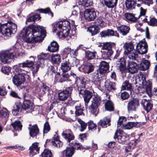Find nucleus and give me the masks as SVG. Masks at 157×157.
<instances>
[{"label": "nucleus", "instance_id": "nucleus-24", "mask_svg": "<svg viewBox=\"0 0 157 157\" xmlns=\"http://www.w3.org/2000/svg\"><path fill=\"white\" fill-rule=\"evenodd\" d=\"M144 23H147L151 26L154 27L157 26V19L154 17H148L146 16L142 20Z\"/></svg>", "mask_w": 157, "mask_h": 157}, {"label": "nucleus", "instance_id": "nucleus-63", "mask_svg": "<svg viewBox=\"0 0 157 157\" xmlns=\"http://www.w3.org/2000/svg\"><path fill=\"white\" fill-rule=\"evenodd\" d=\"M29 147L31 148L33 150H35L36 152H37V153H39L40 147H38V143L35 142L33 143Z\"/></svg>", "mask_w": 157, "mask_h": 157}, {"label": "nucleus", "instance_id": "nucleus-52", "mask_svg": "<svg viewBox=\"0 0 157 157\" xmlns=\"http://www.w3.org/2000/svg\"><path fill=\"white\" fill-rule=\"evenodd\" d=\"M83 107L81 106L80 105L75 106L76 111L75 113L76 116H79L84 114L83 112L84 110L83 109Z\"/></svg>", "mask_w": 157, "mask_h": 157}, {"label": "nucleus", "instance_id": "nucleus-3", "mask_svg": "<svg viewBox=\"0 0 157 157\" xmlns=\"http://www.w3.org/2000/svg\"><path fill=\"white\" fill-rule=\"evenodd\" d=\"M58 28L61 29L57 33L58 36L61 38H65L69 34L70 30L73 31L76 29L74 21L71 20V23L67 20L60 21L58 24Z\"/></svg>", "mask_w": 157, "mask_h": 157}, {"label": "nucleus", "instance_id": "nucleus-13", "mask_svg": "<svg viewBox=\"0 0 157 157\" xmlns=\"http://www.w3.org/2000/svg\"><path fill=\"white\" fill-rule=\"evenodd\" d=\"M99 36L101 38H106L114 36L119 37V35L117 31H114L113 29H107L100 32L99 34Z\"/></svg>", "mask_w": 157, "mask_h": 157}, {"label": "nucleus", "instance_id": "nucleus-2", "mask_svg": "<svg viewBox=\"0 0 157 157\" xmlns=\"http://www.w3.org/2000/svg\"><path fill=\"white\" fill-rule=\"evenodd\" d=\"M46 33V30L43 27L32 24L23 29L20 34L27 42L34 43L42 41Z\"/></svg>", "mask_w": 157, "mask_h": 157}, {"label": "nucleus", "instance_id": "nucleus-29", "mask_svg": "<svg viewBox=\"0 0 157 157\" xmlns=\"http://www.w3.org/2000/svg\"><path fill=\"white\" fill-rule=\"evenodd\" d=\"M97 52L95 51L91 52L89 50L85 51V58L87 61L90 62L92 60L96 58Z\"/></svg>", "mask_w": 157, "mask_h": 157}, {"label": "nucleus", "instance_id": "nucleus-60", "mask_svg": "<svg viewBox=\"0 0 157 157\" xmlns=\"http://www.w3.org/2000/svg\"><path fill=\"white\" fill-rule=\"evenodd\" d=\"M129 94L127 92L124 91L122 92H121V98L123 100L127 99L129 98Z\"/></svg>", "mask_w": 157, "mask_h": 157}, {"label": "nucleus", "instance_id": "nucleus-46", "mask_svg": "<svg viewBox=\"0 0 157 157\" xmlns=\"http://www.w3.org/2000/svg\"><path fill=\"white\" fill-rule=\"evenodd\" d=\"M140 125V124L138 122H129L125 125V127L127 129H130L133 127H139Z\"/></svg>", "mask_w": 157, "mask_h": 157}, {"label": "nucleus", "instance_id": "nucleus-62", "mask_svg": "<svg viewBox=\"0 0 157 157\" xmlns=\"http://www.w3.org/2000/svg\"><path fill=\"white\" fill-rule=\"evenodd\" d=\"M137 93H146L147 94V90L143 85L141 86H139L137 88Z\"/></svg>", "mask_w": 157, "mask_h": 157}, {"label": "nucleus", "instance_id": "nucleus-4", "mask_svg": "<svg viewBox=\"0 0 157 157\" xmlns=\"http://www.w3.org/2000/svg\"><path fill=\"white\" fill-rule=\"evenodd\" d=\"M17 31V25L11 21L3 24L0 23V33L5 36L9 37L12 34L15 33Z\"/></svg>", "mask_w": 157, "mask_h": 157}, {"label": "nucleus", "instance_id": "nucleus-25", "mask_svg": "<svg viewBox=\"0 0 157 157\" xmlns=\"http://www.w3.org/2000/svg\"><path fill=\"white\" fill-rule=\"evenodd\" d=\"M150 65V62L144 59H143L140 64H138L139 70L145 71L149 68Z\"/></svg>", "mask_w": 157, "mask_h": 157}, {"label": "nucleus", "instance_id": "nucleus-43", "mask_svg": "<svg viewBox=\"0 0 157 157\" xmlns=\"http://www.w3.org/2000/svg\"><path fill=\"white\" fill-rule=\"evenodd\" d=\"M132 85L128 80H126L123 83L121 86L122 90H127L131 91L132 90Z\"/></svg>", "mask_w": 157, "mask_h": 157}, {"label": "nucleus", "instance_id": "nucleus-61", "mask_svg": "<svg viewBox=\"0 0 157 157\" xmlns=\"http://www.w3.org/2000/svg\"><path fill=\"white\" fill-rule=\"evenodd\" d=\"M61 74L66 81L71 82V80L69 79L71 75L69 74L67 72H63Z\"/></svg>", "mask_w": 157, "mask_h": 157}, {"label": "nucleus", "instance_id": "nucleus-17", "mask_svg": "<svg viewBox=\"0 0 157 157\" xmlns=\"http://www.w3.org/2000/svg\"><path fill=\"white\" fill-rule=\"evenodd\" d=\"M62 136L69 143L75 139V135L71 129H67L63 131L62 133Z\"/></svg>", "mask_w": 157, "mask_h": 157}, {"label": "nucleus", "instance_id": "nucleus-30", "mask_svg": "<svg viewBox=\"0 0 157 157\" xmlns=\"http://www.w3.org/2000/svg\"><path fill=\"white\" fill-rule=\"evenodd\" d=\"M95 68V66L92 63H90L84 65L82 69V72L85 74H89L93 72Z\"/></svg>", "mask_w": 157, "mask_h": 157}, {"label": "nucleus", "instance_id": "nucleus-31", "mask_svg": "<svg viewBox=\"0 0 157 157\" xmlns=\"http://www.w3.org/2000/svg\"><path fill=\"white\" fill-rule=\"evenodd\" d=\"M87 30L90 33L91 36H92L96 35L100 32V28L96 25L90 26L88 28Z\"/></svg>", "mask_w": 157, "mask_h": 157}, {"label": "nucleus", "instance_id": "nucleus-32", "mask_svg": "<svg viewBox=\"0 0 157 157\" xmlns=\"http://www.w3.org/2000/svg\"><path fill=\"white\" fill-rule=\"evenodd\" d=\"M71 65L69 60L63 61L61 63V69L62 72H68L71 69Z\"/></svg>", "mask_w": 157, "mask_h": 157}, {"label": "nucleus", "instance_id": "nucleus-26", "mask_svg": "<svg viewBox=\"0 0 157 157\" xmlns=\"http://www.w3.org/2000/svg\"><path fill=\"white\" fill-rule=\"evenodd\" d=\"M29 134L30 136L34 137L39 134V129L36 124H34L30 128H29Z\"/></svg>", "mask_w": 157, "mask_h": 157}, {"label": "nucleus", "instance_id": "nucleus-7", "mask_svg": "<svg viewBox=\"0 0 157 157\" xmlns=\"http://www.w3.org/2000/svg\"><path fill=\"white\" fill-rule=\"evenodd\" d=\"M16 56V53L12 49L6 50L0 53V65L6 64L10 59H13Z\"/></svg>", "mask_w": 157, "mask_h": 157}, {"label": "nucleus", "instance_id": "nucleus-54", "mask_svg": "<svg viewBox=\"0 0 157 157\" xmlns=\"http://www.w3.org/2000/svg\"><path fill=\"white\" fill-rule=\"evenodd\" d=\"M57 70L55 69V67L52 65L49 66L47 71V73L48 74L50 75H53L54 74H55L57 71Z\"/></svg>", "mask_w": 157, "mask_h": 157}, {"label": "nucleus", "instance_id": "nucleus-1", "mask_svg": "<svg viewBox=\"0 0 157 157\" xmlns=\"http://www.w3.org/2000/svg\"><path fill=\"white\" fill-rule=\"evenodd\" d=\"M50 56L51 55L49 53H41L40 55L37 56L38 60L36 62L34 61L36 57L31 56L29 58H33V60H27L14 66V75L12 77L13 84L18 87L25 82L26 74L22 72L24 70L21 68H31L33 74H35L38 71L40 67H43L45 60L48 59Z\"/></svg>", "mask_w": 157, "mask_h": 157}, {"label": "nucleus", "instance_id": "nucleus-56", "mask_svg": "<svg viewBox=\"0 0 157 157\" xmlns=\"http://www.w3.org/2000/svg\"><path fill=\"white\" fill-rule=\"evenodd\" d=\"M78 121L81 125L80 131L81 132H82L86 129L87 125V123H86L81 119H78Z\"/></svg>", "mask_w": 157, "mask_h": 157}, {"label": "nucleus", "instance_id": "nucleus-14", "mask_svg": "<svg viewBox=\"0 0 157 157\" xmlns=\"http://www.w3.org/2000/svg\"><path fill=\"white\" fill-rule=\"evenodd\" d=\"M148 46L145 41H141L137 44L136 46V50L140 54H146L147 51Z\"/></svg>", "mask_w": 157, "mask_h": 157}, {"label": "nucleus", "instance_id": "nucleus-6", "mask_svg": "<svg viewBox=\"0 0 157 157\" xmlns=\"http://www.w3.org/2000/svg\"><path fill=\"white\" fill-rule=\"evenodd\" d=\"M130 136L127 134L124 133L122 130L117 129L115 133L114 138L119 143L124 144L127 142L130 139Z\"/></svg>", "mask_w": 157, "mask_h": 157}, {"label": "nucleus", "instance_id": "nucleus-23", "mask_svg": "<svg viewBox=\"0 0 157 157\" xmlns=\"http://www.w3.org/2000/svg\"><path fill=\"white\" fill-rule=\"evenodd\" d=\"M104 76V75L100 74L98 72H97L93 78V81L94 84L97 86L99 89L102 88L101 81L102 79V77Z\"/></svg>", "mask_w": 157, "mask_h": 157}, {"label": "nucleus", "instance_id": "nucleus-51", "mask_svg": "<svg viewBox=\"0 0 157 157\" xmlns=\"http://www.w3.org/2000/svg\"><path fill=\"white\" fill-rule=\"evenodd\" d=\"M50 90V88L44 83H42V84L40 86V90L43 94H45L47 93L48 94L49 93Z\"/></svg>", "mask_w": 157, "mask_h": 157}, {"label": "nucleus", "instance_id": "nucleus-50", "mask_svg": "<svg viewBox=\"0 0 157 157\" xmlns=\"http://www.w3.org/2000/svg\"><path fill=\"white\" fill-rule=\"evenodd\" d=\"M125 50L124 52V54H128L132 52L134 49V46L132 44H126L124 45Z\"/></svg>", "mask_w": 157, "mask_h": 157}, {"label": "nucleus", "instance_id": "nucleus-53", "mask_svg": "<svg viewBox=\"0 0 157 157\" xmlns=\"http://www.w3.org/2000/svg\"><path fill=\"white\" fill-rule=\"evenodd\" d=\"M42 157H52L53 156L51 150L48 149H45L41 154Z\"/></svg>", "mask_w": 157, "mask_h": 157}, {"label": "nucleus", "instance_id": "nucleus-48", "mask_svg": "<svg viewBox=\"0 0 157 157\" xmlns=\"http://www.w3.org/2000/svg\"><path fill=\"white\" fill-rule=\"evenodd\" d=\"M125 17L128 20L132 22H136L138 18L135 17V16L131 13H126Z\"/></svg>", "mask_w": 157, "mask_h": 157}, {"label": "nucleus", "instance_id": "nucleus-33", "mask_svg": "<svg viewBox=\"0 0 157 157\" xmlns=\"http://www.w3.org/2000/svg\"><path fill=\"white\" fill-rule=\"evenodd\" d=\"M59 47L58 43L56 41H53L48 46V50L52 52H56L59 50Z\"/></svg>", "mask_w": 157, "mask_h": 157}, {"label": "nucleus", "instance_id": "nucleus-44", "mask_svg": "<svg viewBox=\"0 0 157 157\" xmlns=\"http://www.w3.org/2000/svg\"><path fill=\"white\" fill-rule=\"evenodd\" d=\"M99 106L91 104L89 107V110L90 112L96 116L99 112Z\"/></svg>", "mask_w": 157, "mask_h": 157}, {"label": "nucleus", "instance_id": "nucleus-28", "mask_svg": "<svg viewBox=\"0 0 157 157\" xmlns=\"http://www.w3.org/2000/svg\"><path fill=\"white\" fill-rule=\"evenodd\" d=\"M111 119L110 118L105 117L102 119H101L98 123V126H100L102 128H106L108 126L111 125Z\"/></svg>", "mask_w": 157, "mask_h": 157}, {"label": "nucleus", "instance_id": "nucleus-47", "mask_svg": "<svg viewBox=\"0 0 157 157\" xmlns=\"http://www.w3.org/2000/svg\"><path fill=\"white\" fill-rule=\"evenodd\" d=\"M105 109L109 111H112L114 110V107L113 102L110 100L107 101L105 104Z\"/></svg>", "mask_w": 157, "mask_h": 157}, {"label": "nucleus", "instance_id": "nucleus-41", "mask_svg": "<svg viewBox=\"0 0 157 157\" xmlns=\"http://www.w3.org/2000/svg\"><path fill=\"white\" fill-rule=\"evenodd\" d=\"M21 106L18 104L14 105L12 109V114L14 116H17L22 111Z\"/></svg>", "mask_w": 157, "mask_h": 157}, {"label": "nucleus", "instance_id": "nucleus-19", "mask_svg": "<svg viewBox=\"0 0 157 157\" xmlns=\"http://www.w3.org/2000/svg\"><path fill=\"white\" fill-rule=\"evenodd\" d=\"M141 104L147 113L149 112L153 107V102L151 100L143 99L141 102Z\"/></svg>", "mask_w": 157, "mask_h": 157}, {"label": "nucleus", "instance_id": "nucleus-22", "mask_svg": "<svg viewBox=\"0 0 157 157\" xmlns=\"http://www.w3.org/2000/svg\"><path fill=\"white\" fill-rule=\"evenodd\" d=\"M75 152L69 146L61 152V157H73Z\"/></svg>", "mask_w": 157, "mask_h": 157}, {"label": "nucleus", "instance_id": "nucleus-45", "mask_svg": "<svg viewBox=\"0 0 157 157\" xmlns=\"http://www.w3.org/2000/svg\"><path fill=\"white\" fill-rule=\"evenodd\" d=\"M113 53V50H104L102 54V56L104 59H110Z\"/></svg>", "mask_w": 157, "mask_h": 157}, {"label": "nucleus", "instance_id": "nucleus-20", "mask_svg": "<svg viewBox=\"0 0 157 157\" xmlns=\"http://www.w3.org/2000/svg\"><path fill=\"white\" fill-rule=\"evenodd\" d=\"M142 85L147 90V94L148 95L151 94L152 83L150 80H146L145 76H142Z\"/></svg>", "mask_w": 157, "mask_h": 157}, {"label": "nucleus", "instance_id": "nucleus-39", "mask_svg": "<svg viewBox=\"0 0 157 157\" xmlns=\"http://www.w3.org/2000/svg\"><path fill=\"white\" fill-rule=\"evenodd\" d=\"M102 46V50H113V48L115 47L116 46L115 44L113 42H106V43H103Z\"/></svg>", "mask_w": 157, "mask_h": 157}, {"label": "nucleus", "instance_id": "nucleus-42", "mask_svg": "<svg viewBox=\"0 0 157 157\" xmlns=\"http://www.w3.org/2000/svg\"><path fill=\"white\" fill-rule=\"evenodd\" d=\"M101 98L100 96L97 94H94L93 98L91 104L99 106L101 105Z\"/></svg>", "mask_w": 157, "mask_h": 157}, {"label": "nucleus", "instance_id": "nucleus-59", "mask_svg": "<svg viewBox=\"0 0 157 157\" xmlns=\"http://www.w3.org/2000/svg\"><path fill=\"white\" fill-rule=\"evenodd\" d=\"M54 81L57 83H62L66 82L65 80L64 79L62 74L61 75H59V77H54Z\"/></svg>", "mask_w": 157, "mask_h": 157}, {"label": "nucleus", "instance_id": "nucleus-10", "mask_svg": "<svg viewBox=\"0 0 157 157\" xmlns=\"http://www.w3.org/2000/svg\"><path fill=\"white\" fill-rule=\"evenodd\" d=\"M140 105L139 99L137 98H133L129 100L127 105L128 111H135Z\"/></svg>", "mask_w": 157, "mask_h": 157}, {"label": "nucleus", "instance_id": "nucleus-11", "mask_svg": "<svg viewBox=\"0 0 157 157\" xmlns=\"http://www.w3.org/2000/svg\"><path fill=\"white\" fill-rule=\"evenodd\" d=\"M85 19L90 21L94 20L97 17L96 11L94 9H87L85 10L84 13Z\"/></svg>", "mask_w": 157, "mask_h": 157}, {"label": "nucleus", "instance_id": "nucleus-18", "mask_svg": "<svg viewBox=\"0 0 157 157\" xmlns=\"http://www.w3.org/2000/svg\"><path fill=\"white\" fill-rule=\"evenodd\" d=\"M98 67L99 68L97 70V72H98L100 74L105 75L109 69V66L108 63L102 61L100 62Z\"/></svg>", "mask_w": 157, "mask_h": 157}, {"label": "nucleus", "instance_id": "nucleus-34", "mask_svg": "<svg viewBox=\"0 0 157 157\" xmlns=\"http://www.w3.org/2000/svg\"><path fill=\"white\" fill-rule=\"evenodd\" d=\"M137 143L134 140L129 142L125 146V150L126 152H130L135 147Z\"/></svg>", "mask_w": 157, "mask_h": 157}, {"label": "nucleus", "instance_id": "nucleus-38", "mask_svg": "<svg viewBox=\"0 0 157 157\" xmlns=\"http://www.w3.org/2000/svg\"><path fill=\"white\" fill-rule=\"evenodd\" d=\"M51 143L53 146L57 148H59L62 147L63 144V142L60 140L59 136H57L52 140Z\"/></svg>", "mask_w": 157, "mask_h": 157}, {"label": "nucleus", "instance_id": "nucleus-40", "mask_svg": "<svg viewBox=\"0 0 157 157\" xmlns=\"http://www.w3.org/2000/svg\"><path fill=\"white\" fill-rule=\"evenodd\" d=\"M11 125L15 131L21 130L22 127V125L19 120L15 121L11 124Z\"/></svg>", "mask_w": 157, "mask_h": 157}, {"label": "nucleus", "instance_id": "nucleus-8", "mask_svg": "<svg viewBox=\"0 0 157 157\" xmlns=\"http://www.w3.org/2000/svg\"><path fill=\"white\" fill-rule=\"evenodd\" d=\"M137 2L148 6L153 3V0H126L125 4L127 9L131 10L135 9Z\"/></svg>", "mask_w": 157, "mask_h": 157}, {"label": "nucleus", "instance_id": "nucleus-12", "mask_svg": "<svg viewBox=\"0 0 157 157\" xmlns=\"http://www.w3.org/2000/svg\"><path fill=\"white\" fill-rule=\"evenodd\" d=\"M23 103L21 105V108L25 110L29 109L33 110L34 108V103L32 101L28 98L27 95L26 94L23 95Z\"/></svg>", "mask_w": 157, "mask_h": 157}, {"label": "nucleus", "instance_id": "nucleus-16", "mask_svg": "<svg viewBox=\"0 0 157 157\" xmlns=\"http://www.w3.org/2000/svg\"><path fill=\"white\" fill-rule=\"evenodd\" d=\"M138 70H139L138 64L133 61H128L126 71L128 70L131 74H133L137 72Z\"/></svg>", "mask_w": 157, "mask_h": 157}, {"label": "nucleus", "instance_id": "nucleus-36", "mask_svg": "<svg viewBox=\"0 0 157 157\" xmlns=\"http://www.w3.org/2000/svg\"><path fill=\"white\" fill-rule=\"evenodd\" d=\"M105 88L106 90L111 91L112 90H115L116 89V84L115 82L106 81L105 82Z\"/></svg>", "mask_w": 157, "mask_h": 157}, {"label": "nucleus", "instance_id": "nucleus-55", "mask_svg": "<svg viewBox=\"0 0 157 157\" xmlns=\"http://www.w3.org/2000/svg\"><path fill=\"white\" fill-rule=\"evenodd\" d=\"M9 115V112L6 109L0 110V117H8Z\"/></svg>", "mask_w": 157, "mask_h": 157}, {"label": "nucleus", "instance_id": "nucleus-58", "mask_svg": "<svg viewBox=\"0 0 157 157\" xmlns=\"http://www.w3.org/2000/svg\"><path fill=\"white\" fill-rule=\"evenodd\" d=\"M87 125L89 130H92L94 128L96 129L97 127L96 124H94L92 121H88L87 122Z\"/></svg>", "mask_w": 157, "mask_h": 157}, {"label": "nucleus", "instance_id": "nucleus-57", "mask_svg": "<svg viewBox=\"0 0 157 157\" xmlns=\"http://www.w3.org/2000/svg\"><path fill=\"white\" fill-rule=\"evenodd\" d=\"M50 127L48 122L47 121L44 124L43 128L44 133H46L50 131Z\"/></svg>", "mask_w": 157, "mask_h": 157}, {"label": "nucleus", "instance_id": "nucleus-37", "mask_svg": "<svg viewBox=\"0 0 157 157\" xmlns=\"http://www.w3.org/2000/svg\"><path fill=\"white\" fill-rule=\"evenodd\" d=\"M105 5L109 8L113 9L116 7L118 0H103Z\"/></svg>", "mask_w": 157, "mask_h": 157}, {"label": "nucleus", "instance_id": "nucleus-15", "mask_svg": "<svg viewBox=\"0 0 157 157\" xmlns=\"http://www.w3.org/2000/svg\"><path fill=\"white\" fill-rule=\"evenodd\" d=\"M79 94L84 98L85 105L86 106L93 96L92 93L90 91L85 89L80 90Z\"/></svg>", "mask_w": 157, "mask_h": 157}, {"label": "nucleus", "instance_id": "nucleus-21", "mask_svg": "<svg viewBox=\"0 0 157 157\" xmlns=\"http://www.w3.org/2000/svg\"><path fill=\"white\" fill-rule=\"evenodd\" d=\"M68 146L71 149L72 148L73 150L75 152V150H82L85 149H90V147H88L87 148H85L80 143L77 142L75 140L73 141L71 143H69L68 144Z\"/></svg>", "mask_w": 157, "mask_h": 157}, {"label": "nucleus", "instance_id": "nucleus-9", "mask_svg": "<svg viewBox=\"0 0 157 157\" xmlns=\"http://www.w3.org/2000/svg\"><path fill=\"white\" fill-rule=\"evenodd\" d=\"M128 61L129 60H127V57L124 56L118 59L116 62V66L118 68V70L125 76L126 73V63H128Z\"/></svg>", "mask_w": 157, "mask_h": 157}, {"label": "nucleus", "instance_id": "nucleus-35", "mask_svg": "<svg viewBox=\"0 0 157 157\" xmlns=\"http://www.w3.org/2000/svg\"><path fill=\"white\" fill-rule=\"evenodd\" d=\"M60 55L59 54H52L51 57V62L53 64L59 65L61 62Z\"/></svg>", "mask_w": 157, "mask_h": 157}, {"label": "nucleus", "instance_id": "nucleus-5", "mask_svg": "<svg viewBox=\"0 0 157 157\" xmlns=\"http://www.w3.org/2000/svg\"><path fill=\"white\" fill-rule=\"evenodd\" d=\"M74 88V84L71 82L69 86L64 87L63 90H59L58 93L59 100L62 101L67 100L69 97L71 96Z\"/></svg>", "mask_w": 157, "mask_h": 157}, {"label": "nucleus", "instance_id": "nucleus-64", "mask_svg": "<svg viewBox=\"0 0 157 157\" xmlns=\"http://www.w3.org/2000/svg\"><path fill=\"white\" fill-rule=\"evenodd\" d=\"M10 67L6 66H3L1 68L2 71L4 73L7 75H9L10 71Z\"/></svg>", "mask_w": 157, "mask_h": 157}, {"label": "nucleus", "instance_id": "nucleus-27", "mask_svg": "<svg viewBox=\"0 0 157 157\" xmlns=\"http://www.w3.org/2000/svg\"><path fill=\"white\" fill-rule=\"evenodd\" d=\"M117 30L122 36H125L129 33L130 28L128 26L122 25L117 27Z\"/></svg>", "mask_w": 157, "mask_h": 157}, {"label": "nucleus", "instance_id": "nucleus-49", "mask_svg": "<svg viewBox=\"0 0 157 157\" xmlns=\"http://www.w3.org/2000/svg\"><path fill=\"white\" fill-rule=\"evenodd\" d=\"M36 11H39L40 13H48L49 15H50L52 17L53 16V13L52 12L50 9L48 7L45 9H38L36 10Z\"/></svg>", "mask_w": 157, "mask_h": 157}]
</instances>
